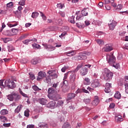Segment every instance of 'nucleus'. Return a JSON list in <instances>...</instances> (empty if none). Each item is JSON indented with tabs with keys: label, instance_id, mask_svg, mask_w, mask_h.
I'll return each mask as SVG.
<instances>
[{
	"label": "nucleus",
	"instance_id": "f257e3e1",
	"mask_svg": "<svg viewBox=\"0 0 128 128\" xmlns=\"http://www.w3.org/2000/svg\"><path fill=\"white\" fill-rule=\"evenodd\" d=\"M48 96L50 100H56V90L52 88H50L48 89Z\"/></svg>",
	"mask_w": 128,
	"mask_h": 128
},
{
	"label": "nucleus",
	"instance_id": "f03ea898",
	"mask_svg": "<svg viewBox=\"0 0 128 128\" xmlns=\"http://www.w3.org/2000/svg\"><path fill=\"white\" fill-rule=\"evenodd\" d=\"M104 78L106 82H110L114 76V73L110 72L108 69L105 68L104 69Z\"/></svg>",
	"mask_w": 128,
	"mask_h": 128
},
{
	"label": "nucleus",
	"instance_id": "7ed1b4c3",
	"mask_svg": "<svg viewBox=\"0 0 128 128\" xmlns=\"http://www.w3.org/2000/svg\"><path fill=\"white\" fill-rule=\"evenodd\" d=\"M82 68V65L79 64L77 66L74 71L72 72V73L70 77V82H74V80H76V72H78L80 68Z\"/></svg>",
	"mask_w": 128,
	"mask_h": 128
},
{
	"label": "nucleus",
	"instance_id": "20e7f679",
	"mask_svg": "<svg viewBox=\"0 0 128 128\" xmlns=\"http://www.w3.org/2000/svg\"><path fill=\"white\" fill-rule=\"evenodd\" d=\"M8 100H10V102L14 100V102H18L20 100V95L18 94V93H13L11 95L8 96Z\"/></svg>",
	"mask_w": 128,
	"mask_h": 128
},
{
	"label": "nucleus",
	"instance_id": "39448f33",
	"mask_svg": "<svg viewBox=\"0 0 128 128\" xmlns=\"http://www.w3.org/2000/svg\"><path fill=\"white\" fill-rule=\"evenodd\" d=\"M6 88H16V84L10 79L6 80Z\"/></svg>",
	"mask_w": 128,
	"mask_h": 128
},
{
	"label": "nucleus",
	"instance_id": "423d86ee",
	"mask_svg": "<svg viewBox=\"0 0 128 128\" xmlns=\"http://www.w3.org/2000/svg\"><path fill=\"white\" fill-rule=\"evenodd\" d=\"M106 60L111 66L113 64H116V57L114 56V54H107L106 55Z\"/></svg>",
	"mask_w": 128,
	"mask_h": 128
},
{
	"label": "nucleus",
	"instance_id": "0eeeda50",
	"mask_svg": "<svg viewBox=\"0 0 128 128\" xmlns=\"http://www.w3.org/2000/svg\"><path fill=\"white\" fill-rule=\"evenodd\" d=\"M90 52H85L84 54H82L77 56L76 58L78 60H86L88 58V57H86V56H90Z\"/></svg>",
	"mask_w": 128,
	"mask_h": 128
},
{
	"label": "nucleus",
	"instance_id": "6e6552de",
	"mask_svg": "<svg viewBox=\"0 0 128 128\" xmlns=\"http://www.w3.org/2000/svg\"><path fill=\"white\" fill-rule=\"evenodd\" d=\"M46 74L45 72L40 71L38 73V77L37 78V80H42L44 78H46Z\"/></svg>",
	"mask_w": 128,
	"mask_h": 128
},
{
	"label": "nucleus",
	"instance_id": "1a4fd4ad",
	"mask_svg": "<svg viewBox=\"0 0 128 128\" xmlns=\"http://www.w3.org/2000/svg\"><path fill=\"white\" fill-rule=\"evenodd\" d=\"M36 102L42 106H46L48 104V100L44 98H40L36 100Z\"/></svg>",
	"mask_w": 128,
	"mask_h": 128
},
{
	"label": "nucleus",
	"instance_id": "9d476101",
	"mask_svg": "<svg viewBox=\"0 0 128 128\" xmlns=\"http://www.w3.org/2000/svg\"><path fill=\"white\" fill-rule=\"evenodd\" d=\"M46 50H47L48 52H52V50H54L55 47L52 46V45H48L46 44H42Z\"/></svg>",
	"mask_w": 128,
	"mask_h": 128
},
{
	"label": "nucleus",
	"instance_id": "9b49d317",
	"mask_svg": "<svg viewBox=\"0 0 128 128\" xmlns=\"http://www.w3.org/2000/svg\"><path fill=\"white\" fill-rule=\"evenodd\" d=\"M116 22L112 20L110 24H108V26L110 30H114L116 26Z\"/></svg>",
	"mask_w": 128,
	"mask_h": 128
},
{
	"label": "nucleus",
	"instance_id": "f8f14e48",
	"mask_svg": "<svg viewBox=\"0 0 128 128\" xmlns=\"http://www.w3.org/2000/svg\"><path fill=\"white\" fill-rule=\"evenodd\" d=\"M103 50L104 52H112L113 48L112 47V45H110V44H106L105 46L103 48Z\"/></svg>",
	"mask_w": 128,
	"mask_h": 128
},
{
	"label": "nucleus",
	"instance_id": "ddd939ff",
	"mask_svg": "<svg viewBox=\"0 0 128 128\" xmlns=\"http://www.w3.org/2000/svg\"><path fill=\"white\" fill-rule=\"evenodd\" d=\"M110 88H112V84L106 83V87L104 89L105 92H106L107 94L110 92V91H111Z\"/></svg>",
	"mask_w": 128,
	"mask_h": 128
},
{
	"label": "nucleus",
	"instance_id": "4468645a",
	"mask_svg": "<svg viewBox=\"0 0 128 128\" xmlns=\"http://www.w3.org/2000/svg\"><path fill=\"white\" fill-rule=\"evenodd\" d=\"M8 32H11L10 34H8V36H16V34L18 32V29L12 28L11 30H8Z\"/></svg>",
	"mask_w": 128,
	"mask_h": 128
},
{
	"label": "nucleus",
	"instance_id": "2eb2a0df",
	"mask_svg": "<svg viewBox=\"0 0 128 128\" xmlns=\"http://www.w3.org/2000/svg\"><path fill=\"white\" fill-rule=\"evenodd\" d=\"M47 106L50 108H54L56 107V102L54 100L50 102L48 104Z\"/></svg>",
	"mask_w": 128,
	"mask_h": 128
},
{
	"label": "nucleus",
	"instance_id": "dca6fc26",
	"mask_svg": "<svg viewBox=\"0 0 128 128\" xmlns=\"http://www.w3.org/2000/svg\"><path fill=\"white\" fill-rule=\"evenodd\" d=\"M76 98V94L70 93L68 94L66 100L68 102L69 100H72V98Z\"/></svg>",
	"mask_w": 128,
	"mask_h": 128
},
{
	"label": "nucleus",
	"instance_id": "f3484780",
	"mask_svg": "<svg viewBox=\"0 0 128 128\" xmlns=\"http://www.w3.org/2000/svg\"><path fill=\"white\" fill-rule=\"evenodd\" d=\"M44 81L48 84H52V77H50V75L48 76L45 78Z\"/></svg>",
	"mask_w": 128,
	"mask_h": 128
},
{
	"label": "nucleus",
	"instance_id": "a211bd4d",
	"mask_svg": "<svg viewBox=\"0 0 128 128\" xmlns=\"http://www.w3.org/2000/svg\"><path fill=\"white\" fill-rule=\"evenodd\" d=\"M88 68H82L80 70V74L81 76H86L88 74Z\"/></svg>",
	"mask_w": 128,
	"mask_h": 128
},
{
	"label": "nucleus",
	"instance_id": "6ab92c4d",
	"mask_svg": "<svg viewBox=\"0 0 128 128\" xmlns=\"http://www.w3.org/2000/svg\"><path fill=\"white\" fill-rule=\"evenodd\" d=\"M115 120L117 122H122L124 119L122 118V116L120 115H118L117 116H115Z\"/></svg>",
	"mask_w": 128,
	"mask_h": 128
},
{
	"label": "nucleus",
	"instance_id": "aec40b11",
	"mask_svg": "<svg viewBox=\"0 0 128 128\" xmlns=\"http://www.w3.org/2000/svg\"><path fill=\"white\" fill-rule=\"evenodd\" d=\"M92 88H98L100 86V82L98 80H96L93 83L91 84Z\"/></svg>",
	"mask_w": 128,
	"mask_h": 128
},
{
	"label": "nucleus",
	"instance_id": "412c9836",
	"mask_svg": "<svg viewBox=\"0 0 128 128\" xmlns=\"http://www.w3.org/2000/svg\"><path fill=\"white\" fill-rule=\"evenodd\" d=\"M39 128H48V124L46 122H40L38 124Z\"/></svg>",
	"mask_w": 128,
	"mask_h": 128
},
{
	"label": "nucleus",
	"instance_id": "4be33fe9",
	"mask_svg": "<svg viewBox=\"0 0 128 128\" xmlns=\"http://www.w3.org/2000/svg\"><path fill=\"white\" fill-rule=\"evenodd\" d=\"M48 74H49V76H50L51 78H58V74H56V73H52V71L48 72Z\"/></svg>",
	"mask_w": 128,
	"mask_h": 128
},
{
	"label": "nucleus",
	"instance_id": "5701e85b",
	"mask_svg": "<svg viewBox=\"0 0 128 128\" xmlns=\"http://www.w3.org/2000/svg\"><path fill=\"white\" fill-rule=\"evenodd\" d=\"M40 58H34L31 60V64H38V62H40Z\"/></svg>",
	"mask_w": 128,
	"mask_h": 128
},
{
	"label": "nucleus",
	"instance_id": "b1692460",
	"mask_svg": "<svg viewBox=\"0 0 128 128\" xmlns=\"http://www.w3.org/2000/svg\"><path fill=\"white\" fill-rule=\"evenodd\" d=\"M76 51L74 50H71L67 52L66 54L68 56H76Z\"/></svg>",
	"mask_w": 128,
	"mask_h": 128
},
{
	"label": "nucleus",
	"instance_id": "393cba45",
	"mask_svg": "<svg viewBox=\"0 0 128 128\" xmlns=\"http://www.w3.org/2000/svg\"><path fill=\"white\" fill-rule=\"evenodd\" d=\"M22 105L20 104L17 106V108L14 110V112L16 114H18L20 110H22Z\"/></svg>",
	"mask_w": 128,
	"mask_h": 128
},
{
	"label": "nucleus",
	"instance_id": "a878e982",
	"mask_svg": "<svg viewBox=\"0 0 128 128\" xmlns=\"http://www.w3.org/2000/svg\"><path fill=\"white\" fill-rule=\"evenodd\" d=\"M60 88L64 92H66L68 90V88L66 84H63Z\"/></svg>",
	"mask_w": 128,
	"mask_h": 128
},
{
	"label": "nucleus",
	"instance_id": "bb28decb",
	"mask_svg": "<svg viewBox=\"0 0 128 128\" xmlns=\"http://www.w3.org/2000/svg\"><path fill=\"white\" fill-rule=\"evenodd\" d=\"M0 88H6V81H4V80H0Z\"/></svg>",
	"mask_w": 128,
	"mask_h": 128
},
{
	"label": "nucleus",
	"instance_id": "cd10ccee",
	"mask_svg": "<svg viewBox=\"0 0 128 128\" xmlns=\"http://www.w3.org/2000/svg\"><path fill=\"white\" fill-rule=\"evenodd\" d=\"M84 16L82 14H78L77 15V16L76 18V20H84Z\"/></svg>",
	"mask_w": 128,
	"mask_h": 128
},
{
	"label": "nucleus",
	"instance_id": "c85d7f7f",
	"mask_svg": "<svg viewBox=\"0 0 128 128\" xmlns=\"http://www.w3.org/2000/svg\"><path fill=\"white\" fill-rule=\"evenodd\" d=\"M100 100H98V98H96L92 102V104L94 106H96L98 104Z\"/></svg>",
	"mask_w": 128,
	"mask_h": 128
},
{
	"label": "nucleus",
	"instance_id": "c756f323",
	"mask_svg": "<svg viewBox=\"0 0 128 128\" xmlns=\"http://www.w3.org/2000/svg\"><path fill=\"white\" fill-rule=\"evenodd\" d=\"M84 84H86V86H88V84H90V80L88 78H86L84 81Z\"/></svg>",
	"mask_w": 128,
	"mask_h": 128
},
{
	"label": "nucleus",
	"instance_id": "7c9ffc66",
	"mask_svg": "<svg viewBox=\"0 0 128 128\" xmlns=\"http://www.w3.org/2000/svg\"><path fill=\"white\" fill-rule=\"evenodd\" d=\"M32 40H34L35 42H36V39H34V40H26L24 41H22V43L24 44H28V42H32Z\"/></svg>",
	"mask_w": 128,
	"mask_h": 128
},
{
	"label": "nucleus",
	"instance_id": "2f4dec72",
	"mask_svg": "<svg viewBox=\"0 0 128 128\" xmlns=\"http://www.w3.org/2000/svg\"><path fill=\"white\" fill-rule=\"evenodd\" d=\"M114 98H117V100H120V98H122V95L120 94V93L119 92H116L114 94Z\"/></svg>",
	"mask_w": 128,
	"mask_h": 128
},
{
	"label": "nucleus",
	"instance_id": "473e14b6",
	"mask_svg": "<svg viewBox=\"0 0 128 128\" xmlns=\"http://www.w3.org/2000/svg\"><path fill=\"white\" fill-rule=\"evenodd\" d=\"M88 8H85L83 10H82L81 14H82V16H86L88 15Z\"/></svg>",
	"mask_w": 128,
	"mask_h": 128
},
{
	"label": "nucleus",
	"instance_id": "72a5a7b5",
	"mask_svg": "<svg viewBox=\"0 0 128 128\" xmlns=\"http://www.w3.org/2000/svg\"><path fill=\"white\" fill-rule=\"evenodd\" d=\"M0 114L2 116H6V114H8V111L6 109H4L0 111Z\"/></svg>",
	"mask_w": 128,
	"mask_h": 128
},
{
	"label": "nucleus",
	"instance_id": "f704fd0d",
	"mask_svg": "<svg viewBox=\"0 0 128 128\" xmlns=\"http://www.w3.org/2000/svg\"><path fill=\"white\" fill-rule=\"evenodd\" d=\"M39 14H40L38 12H33L32 13V18H36L38 16Z\"/></svg>",
	"mask_w": 128,
	"mask_h": 128
},
{
	"label": "nucleus",
	"instance_id": "c9c22d12",
	"mask_svg": "<svg viewBox=\"0 0 128 128\" xmlns=\"http://www.w3.org/2000/svg\"><path fill=\"white\" fill-rule=\"evenodd\" d=\"M96 42L97 44H99L100 46V45L102 46V44H104V40H101V39L97 40H96Z\"/></svg>",
	"mask_w": 128,
	"mask_h": 128
},
{
	"label": "nucleus",
	"instance_id": "e433bc0d",
	"mask_svg": "<svg viewBox=\"0 0 128 128\" xmlns=\"http://www.w3.org/2000/svg\"><path fill=\"white\" fill-rule=\"evenodd\" d=\"M32 88L34 90H35L36 92H38L39 90H42V89L38 88V86L34 85L32 86Z\"/></svg>",
	"mask_w": 128,
	"mask_h": 128
},
{
	"label": "nucleus",
	"instance_id": "4c0bfd02",
	"mask_svg": "<svg viewBox=\"0 0 128 128\" xmlns=\"http://www.w3.org/2000/svg\"><path fill=\"white\" fill-rule=\"evenodd\" d=\"M2 40H3L4 44H6V42H8L10 40V38H2Z\"/></svg>",
	"mask_w": 128,
	"mask_h": 128
},
{
	"label": "nucleus",
	"instance_id": "58836bf2",
	"mask_svg": "<svg viewBox=\"0 0 128 128\" xmlns=\"http://www.w3.org/2000/svg\"><path fill=\"white\" fill-rule=\"evenodd\" d=\"M69 22H70L71 24H74V16H72L70 18H69Z\"/></svg>",
	"mask_w": 128,
	"mask_h": 128
},
{
	"label": "nucleus",
	"instance_id": "ea45409f",
	"mask_svg": "<svg viewBox=\"0 0 128 128\" xmlns=\"http://www.w3.org/2000/svg\"><path fill=\"white\" fill-rule=\"evenodd\" d=\"M84 102L86 104H88L90 102V98H85L84 100Z\"/></svg>",
	"mask_w": 128,
	"mask_h": 128
},
{
	"label": "nucleus",
	"instance_id": "a19ab883",
	"mask_svg": "<svg viewBox=\"0 0 128 128\" xmlns=\"http://www.w3.org/2000/svg\"><path fill=\"white\" fill-rule=\"evenodd\" d=\"M34 48H40V46L38 44H32Z\"/></svg>",
	"mask_w": 128,
	"mask_h": 128
},
{
	"label": "nucleus",
	"instance_id": "79ce46f5",
	"mask_svg": "<svg viewBox=\"0 0 128 128\" xmlns=\"http://www.w3.org/2000/svg\"><path fill=\"white\" fill-rule=\"evenodd\" d=\"M14 50V48L12 45H9L8 46V50L10 52H12Z\"/></svg>",
	"mask_w": 128,
	"mask_h": 128
},
{
	"label": "nucleus",
	"instance_id": "37998d69",
	"mask_svg": "<svg viewBox=\"0 0 128 128\" xmlns=\"http://www.w3.org/2000/svg\"><path fill=\"white\" fill-rule=\"evenodd\" d=\"M64 6V4H62V3L57 4V8H60V10H62Z\"/></svg>",
	"mask_w": 128,
	"mask_h": 128
},
{
	"label": "nucleus",
	"instance_id": "c03bdc74",
	"mask_svg": "<svg viewBox=\"0 0 128 128\" xmlns=\"http://www.w3.org/2000/svg\"><path fill=\"white\" fill-rule=\"evenodd\" d=\"M18 4L20 6H24V4H26V0H20Z\"/></svg>",
	"mask_w": 128,
	"mask_h": 128
},
{
	"label": "nucleus",
	"instance_id": "a18cd8bd",
	"mask_svg": "<svg viewBox=\"0 0 128 128\" xmlns=\"http://www.w3.org/2000/svg\"><path fill=\"white\" fill-rule=\"evenodd\" d=\"M29 76L30 80H32L36 78L34 77V74H32V72L29 73Z\"/></svg>",
	"mask_w": 128,
	"mask_h": 128
},
{
	"label": "nucleus",
	"instance_id": "49530a36",
	"mask_svg": "<svg viewBox=\"0 0 128 128\" xmlns=\"http://www.w3.org/2000/svg\"><path fill=\"white\" fill-rule=\"evenodd\" d=\"M62 128H70V125L68 123L64 124L62 126Z\"/></svg>",
	"mask_w": 128,
	"mask_h": 128
},
{
	"label": "nucleus",
	"instance_id": "de8ad7c7",
	"mask_svg": "<svg viewBox=\"0 0 128 128\" xmlns=\"http://www.w3.org/2000/svg\"><path fill=\"white\" fill-rule=\"evenodd\" d=\"M6 6L8 8H12V6H14V2H10L6 4Z\"/></svg>",
	"mask_w": 128,
	"mask_h": 128
},
{
	"label": "nucleus",
	"instance_id": "09e8293b",
	"mask_svg": "<svg viewBox=\"0 0 128 128\" xmlns=\"http://www.w3.org/2000/svg\"><path fill=\"white\" fill-rule=\"evenodd\" d=\"M24 116H30V110H28L24 111Z\"/></svg>",
	"mask_w": 128,
	"mask_h": 128
},
{
	"label": "nucleus",
	"instance_id": "8fccbe9b",
	"mask_svg": "<svg viewBox=\"0 0 128 128\" xmlns=\"http://www.w3.org/2000/svg\"><path fill=\"white\" fill-rule=\"evenodd\" d=\"M64 104V102L62 100H59L56 106H62Z\"/></svg>",
	"mask_w": 128,
	"mask_h": 128
},
{
	"label": "nucleus",
	"instance_id": "3c124183",
	"mask_svg": "<svg viewBox=\"0 0 128 128\" xmlns=\"http://www.w3.org/2000/svg\"><path fill=\"white\" fill-rule=\"evenodd\" d=\"M20 94L21 96H24V98H28V95L24 93V92H22V91L20 90Z\"/></svg>",
	"mask_w": 128,
	"mask_h": 128
},
{
	"label": "nucleus",
	"instance_id": "603ef678",
	"mask_svg": "<svg viewBox=\"0 0 128 128\" xmlns=\"http://www.w3.org/2000/svg\"><path fill=\"white\" fill-rule=\"evenodd\" d=\"M115 64L116 63L113 64L111 66H114L116 68H120V64Z\"/></svg>",
	"mask_w": 128,
	"mask_h": 128
},
{
	"label": "nucleus",
	"instance_id": "864d4df0",
	"mask_svg": "<svg viewBox=\"0 0 128 128\" xmlns=\"http://www.w3.org/2000/svg\"><path fill=\"white\" fill-rule=\"evenodd\" d=\"M124 86H125V92L126 94H128V83L125 84Z\"/></svg>",
	"mask_w": 128,
	"mask_h": 128
},
{
	"label": "nucleus",
	"instance_id": "5fc2aeb1",
	"mask_svg": "<svg viewBox=\"0 0 128 128\" xmlns=\"http://www.w3.org/2000/svg\"><path fill=\"white\" fill-rule=\"evenodd\" d=\"M82 88H78L76 92V94H82Z\"/></svg>",
	"mask_w": 128,
	"mask_h": 128
},
{
	"label": "nucleus",
	"instance_id": "6e6d98bb",
	"mask_svg": "<svg viewBox=\"0 0 128 128\" xmlns=\"http://www.w3.org/2000/svg\"><path fill=\"white\" fill-rule=\"evenodd\" d=\"M0 118L2 122H6V118L4 116H0Z\"/></svg>",
	"mask_w": 128,
	"mask_h": 128
},
{
	"label": "nucleus",
	"instance_id": "4d7b16f0",
	"mask_svg": "<svg viewBox=\"0 0 128 128\" xmlns=\"http://www.w3.org/2000/svg\"><path fill=\"white\" fill-rule=\"evenodd\" d=\"M112 0L111 4H112V6H114V8H116V3H114V0Z\"/></svg>",
	"mask_w": 128,
	"mask_h": 128
},
{
	"label": "nucleus",
	"instance_id": "13d9d810",
	"mask_svg": "<svg viewBox=\"0 0 128 128\" xmlns=\"http://www.w3.org/2000/svg\"><path fill=\"white\" fill-rule=\"evenodd\" d=\"M72 86H71V88L72 90H74L76 88V83L74 82H72Z\"/></svg>",
	"mask_w": 128,
	"mask_h": 128
},
{
	"label": "nucleus",
	"instance_id": "bf43d9fd",
	"mask_svg": "<svg viewBox=\"0 0 128 128\" xmlns=\"http://www.w3.org/2000/svg\"><path fill=\"white\" fill-rule=\"evenodd\" d=\"M122 8V4H119L118 5L117 8L116 10H120Z\"/></svg>",
	"mask_w": 128,
	"mask_h": 128
},
{
	"label": "nucleus",
	"instance_id": "052dcab7",
	"mask_svg": "<svg viewBox=\"0 0 128 128\" xmlns=\"http://www.w3.org/2000/svg\"><path fill=\"white\" fill-rule=\"evenodd\" d=\"M3 126H4V128H8V126H10V123L4 124Z\"/></svg>",
	"mask_w": 128,
	"mask_h": 128
},
{
	"label": "nucleus",
	"instance_id": "680f3d73",
	"mask_svg": "<svg viewBox=\"0 0 128 128\" xmlns=\"http://www.w3.org/2000/svg\"><path fill=\"white\" fill-rule=\"evenodd\" d=\"M68 70V66H64V67H63L61 70L62 72H66V70Z\"/></svg>",
	"mask_w": 128,
	"mask_h": 128
},
{
	"label": "nucleus",
	"instance_id": "e2e57ef3",
	"mask_svg": "<svg viewBox=\"0 0 128 128\" xmlns=\"http://www.w3.org/2000/svg\"><path fill=\"white\" fill-rule=\"evenodd\" d=\"M114 106H116V104L112 103L111 104H110V108H114Z\"/></svg>",
	"mask_w": 128,
	"mask_h": 128
},
{
	"label": "nucleus",
	"instance_id": "0e129e2a",
	"mask_svg": "<svg viewBox=\"0 0 128 128\" xmlns=\"http://www.w3.org/2000/svg\"><path fill=\"white\" fill-rule=\"evenodd\" d=\"M85 22V24L86 26H90V22L89 20H86L84 22Z\"/></svg>",
	"mask_w": 128,
	"mask_h": 128
},
{
	"label": "nucleus",
	"instance_id": "69168bd1",
	"mask_svg": "<svg viewBox=\"0 0 128 128\" xmlns=\"http://www.w3.org/2000/svg\"><path fill=\"white\" fill-rule=\"evenodd\" d=\"M66 32H63L61 34V35H60L59 36L62 38L63 36H66Z\"/></svg>",
	"mask_w": 128,
	"mask_h": 128
},
{
	"label": "nucleus",
	"instance_id": "338daca9",
	"mask_svg": "<svg viewBox=\"0 0 128 128\" xmlns=\"http://www.w3.org/2000/svg\"><path fill=\"white\" fill-rule=\"evenodd\" d=\"M26 128H34V124L28 125Z\"/></svg>",
	"mask_w": 128,
	"mask_h": 128
},
{
	"label": "nucleus",
	"instance_id": "774afa93",
	"mask_svg": "<svg viewBox=\"0 0 128 128\" xmlns=\"http://www.w3.org/2000/svg\"><path fill=\"white\" fill-rule=\"evenodd\" d=\"M58 83H54L52 84V88H58Z\"/></svg>",
	"mask_w": 128,
	"mask_h": 128
}]
</instances>
